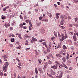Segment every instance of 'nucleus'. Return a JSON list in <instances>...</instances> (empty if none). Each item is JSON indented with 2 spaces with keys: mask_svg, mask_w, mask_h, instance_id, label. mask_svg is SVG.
Masks as SVG:
<instances>
[{
  "mask_svg": "<svg viewBox=\"0 0 78 78\" xmlns=\"http://www.w3.org/2000/svg\"><path fill=\"white\" fill-rule=\"evenodd\" d=\"M47 52H50V50L49 49H47Z\"/></svg>",
  "mask_w": 78,
  "mask_h": 78,
  "instance_id": "nucleus-46",
  "label": "nucleus"
},
{
  "mask_svg": "<svg viewBox=\"0 0 78 78\" xmlns=\"http://www.w3.org/2000/svg\"><path fill=\"white\" fill-rule=\"evenodd\" d=\"M48 76H49V77H50V78H51L52 77H53V76L49 74L48 75Z\"/></svg>",
  "mask_w": 78,
  "mask_h": 78,
  "instance_id": "nucleus-20",
  "label": "nucleus"
},
{
  "mask_svg": "<svg viewBox=\"0 0 78 78\" xmlns=\"http://www.w3.org/2000/svg\"><path fill=\"white\" fill-rule=\"evenodd\" d=\"M69 57H70V56H69V54H67V56H66V59L68 60V59H69Z\"/></svg>",
  "mask_w": 78,
  "mask_h": 78,
  "instance_id": "nucleus-11",
  "label": "nucleus"
},
{
  "mask_svg": "<svg viewBox=\"0 0 78 78\" xmlns=\"http://www.w3.org/2000/svg\"><path fill=\"white\" fill-rule=\"evenodd\" d=\"M41 32L42 34H44V33H45V30H44V28H41Z\"/></svg>",
  "mask_w": 78,
  "mask_h": 78,
  "instance_id": "nucleus-5",
  "label": "nucleus"
},
{
  "mask_svg": "<svg viewBox=\"0 0 78 78\" xmlns=\"http://www.w3.org/2000/svg\"><path fill=\"white\" fill-rule=\"evenodd\" d=\"M29 24L30 25H32V24H31V21L29 22Z\"/></svg>",
  "mask_w": 78,
  "mask_h": 78,
  "instance_id": "nucleus-42",
  "label": "nucleus"
},
{
  "mask_svg": "<svg viewBox=\"0 0 78 78\" xmlns=\"http://www.w3.org/2000/svg\"><path fill=\"white\" fill-rule=\"evenodd\" d=\"M44 53L45 54H47V53H48L46 51H44Z\"/></svg>",
  "mask_w": 78,
  "mask_h": 78,
  "instance_id": "nucleus-50",
  "label": "nucleus"
},
{
  "mask_svg": "<svg viewBox=\"0 0 78 78\" xmlns=\"http://www.w3.org/2000/svg\"><path fill=\"white\" fill-rule=\"evenodd\" d=\"M2 19L3 20H4L5 19V17L4 16L2 17Z\"/></svg>",
  "mask_w": 78,
  "mask_h": 78,
  "instance_id": "nucleus-57",
  "label": "nucleus"
},
{
  "mask_svg": "<svg viewBox=\"0 0 78 78\" xmlns=\"http://www.w3.org/2000/svg\"><path fill=\"white\" fill-rule=\"evenodd\" d=\"M64 34H62V41H63L64 40Z\"/></svg>",
  "mask_w": 78,
  "mask_h": 78,
  "instance_id": "nucleus-10",
  "label": "nucleus"
},
{
  "mask_svg": "<svg viewBox=\"0 0 78 78\" xmlns=\"http://www.w3.org/2000/svg\"><path fill=\"white\" fill-rule=\"evenodd\" d=\"M22 26H23V24H21L20 25V26L21 28L22 27Z\"/></svg>",
  "mask_w": 78,
  "mask_h": 78,
  "instance_id": "nucleus-35",
  "label": "nucleus"
},
{
  "mask_svg": "<svg viewBox=\"0 0 78 78\" xmlns=\"http://www.w3.org/2000/svg\"><path fill=\"white\" fill-rule=\"evenodd\" d=\"M16 60H17V61H18V62H20V60H19V59L17 57L16 58Z\"/></svg>",
  "mask_w": 78,
  "mask_h": 78,
  "instance_id": "nucleus-33",
  "label": "nucleus"
},
{
  "mask_svg": "<svg viewBox=\"0 0 78 78\" xmlns=\"http://www.w3.org/2000/svg\"><path fill=\"white\" fill-rule=\"evenodd\" d=\"M4 57L5 58H7V55H4Z\"/></svg>",
  "mask_w": 78,
  "mask_h": 78,
  "instance_id": "nucleus-44",
  "label": "nucleus"
},
{
  "mask_svg": "<svg viewBox=\"0 0 78 78\" xmlns=\"http://www.w3.org/2000/svg\"><path fill=\"white\" fill-rule=\"evenodd\" d=\"M73 2L74 3H76V1L75 0H74L73 1Z\"/></svg>",
  "mask_w": 78,
  "mask_h": 78,
  "instance_id": "nucleus-38",
  "label": "nucleus"
},
{
  "mask_svg": "<svg viewBox=\"0 0 78 78\" xmlns=\"http://www.w3.org/2000/svg\"><path fill=\"white\" fill-rule=\"evenodd\" d=\"M20 17L21 19H23V17H22V15H20Z\"/></svg>",
  "mask_w": 78,
  "mask_h": 78,
  "instance_id": "nucleus-36",
  "label": "nucleus"
},
{
  "mask_svg": "<svg viewBox=\"0 0 78 78\" xmlns=\"http://www.w3.org/2000/svg\"><path fill=\"white\" fill-rule=\"evenodd\" d=\"M32 29H33V28H31V27L29 28V30L30 31H31L32 30Z\"/></svg>",
  "mask_w": 78,
  "mask_h": 78,
  "instance_id": "nucleus-47",
  "label": "nucleus"
},
{
  "mask_svg": "<svg viewBox=\"0 0 78 78\" xmlns=\"http://www.w3.org/2000/svg\"><path fill=\"white\" fill-rule=\"evenodd\" d=\"M30 50V48H27L26 49V51H28V50Z\"/></svg>",
  "mask_w": 78,
  "mask_h": 78,
  "instance_id": "nucleus-48",
  "label": "nucleus"
},
{
  "mask_svg": "<svg viewBox=\"0 0 78 78\" xmlns=\"http://www.w3.org/2000/svg\"><path fill=\"white\" fill-rule=\"evenodd\" d=\"M48 16H49L50 17H51V16H52V15H51V13H49Z\"/></svg>",
  "mask_w": 78,
  "mask_h": 78,
  "instance_id": "nucleus-19",
  "label": "nucleus"
},
{
  "mask_svg": "<svg viewBox=\"0 0 78 78\" xmlns=\"http://www.w3.org/2000/svg\"><path fill=\"white\" fill-rule=\"evenodd\" d=\"M58 37H61V35H60V34H59V33L58 32Z\"/></svg>",
  "mask_w": 78,
  "mask_h": 78,
  "instance_id": "nucleus-41",
  "label": "nucleus"
},
{
  "mask_svg": "<svg viewBox=\"0 0 78 78\" xmlns=\"http://www.w3.org/2000/svg\"><path fill=\"white\" fill-rule=\"evenodd\" d=\"M3 69L4 71V72H6V70H7V67L6 66H4L3 67Z\"/></svg>",
  "mask_w": 78,
  "mask_h": 78,
  "instance_id": "nucleus-4",
  "label": "nucleus"
},
{
  "mask_svg": "<svg viewBox=\"0 0 78 78\" xmlns=\"http://www.w3.org/2000/svg\"><path fill=\"white\" fill-rule=\"evenodd\" d=\"M64 66L65 67V68H66V69H67V66H66V65H64Z\"/></svg>",
  "mask_w": 78,
  "mask_h": 78,
  "instance_id": "nucleus-53",
  "label": "nucleus"
},
{
  "mask_svg": "<svg viewBox=\"0 0 78 78\" xmlns=\"http://www.w3.org/2000/svg\"><path fill=\"white\" fill-rule=\"evenodd\" d=\"M60 75L59 76H58L59 78H61L62 76V71H60Z\"/></svg>",
  "mask_w": 78,
  "mask_h": 78,
  "instance_id": "nucleus-7",
  "label": "nucleus"
},
{
  "mask_svg": "<svg viewBox=\"0 0 78 78\" xmlns=\"http://www.w3.org/2000/svg\"><path fill=\"white\" fill-rule=\"evenodd\" d=\"M64 20L63 19L60 22V24L62 25H64Z\"/></svg>",
  "mask_w": 78,
  "mask_h": 78,
  "instance_id": "nucleus-9",
  "label": "nucleus"
},
{
  "mask_svg": "<svg viewBox=\"0 0 78 78\" xmlns=\"http://www.w3.org/2000/svg\"><path fill=\"white\" fill-rule=\"evenodd\" d=\"M76 28H77V27H78V23H76Z\"/></svg>",
  "mask_w": 78,
  "mask_h": 78,
  "instance_id": "nucleus-49",
  "label": "nucleus"
},
{
  "mask_svg": "<svg viewBox=\"0 0 78 78\" xmlns=\"http://www.w3.org/2000/svg\"><path fill=\"white\" fill-rule=\"evenodd\" d=\"M38 61L39 64H41V63L42 62V60L41 59H39L38 60Z\"/></svg>",
  "mask_w": 78,
  "mask_h": 78,
  "instance_id": "nucleus-13",
  "label": "nucleus"
},
{
  "mask_svg": "<svg viewBox=\"0 0 78 78\" xmlns=\"http://www.w3.org/2000/svg\"><path fill=\"white\" fill-rule=\"evenodd\" d=\"M48 63L49 64H51V62L50 61V60H49L48 62Z\"/></svg>",
  "mask_w": 78,
  "mask_h": 78,
  "instance_id": "nucleus-23",
  "label": "nucleus"
},
{
  "mask_svg": "<svg viewBox=\"0 0 78 78\" xmlns=\"http://www.w3.org/2000/svg\"><path fill=\"white\" fill-rule=\"evenodd\" d=\"M67 62L69 64H70V63H71V62L70 60L68 61Z\"/></svg>",
  "mask_w": 78,
  "mask_h": 78,
  "instance_id": "nucleus-43",
  "label": "nucleus"
},
{
  "mask_svg": "<svg viewBox=\"0 0 78 78\" xmlns=\"http://www.w3.org/2000/svg\"><path fill=\"white\" fill-rule=\"evenodd\" d=\"M60 66H61V67H64V66H63V65H62V64H61L60 65Z\"/></svg>",
  "mask_w": 78,
  "mask_h": 78,
  "instance_id": "nucleus-62",
  "label": "nucleus"
},
{
  "mask_svg": "<svg viewBox=\"0 0 78 78\" xmlns=\"http://www.w3.org/2000/svg\"><path fill=\"white\" fill-rule=\"evenodd\" d=\"M74 19H75V22H76V21L78 20V18L76 17Z\"/></svg>",
  "mask_w": 78,
  "mask_h": 78,
  "instance_id": "nucleus-28",
  "label": "nucleus"
},
{
  "mask_svg": "<svg viewBox=\"0 0 78 78\" xmlns=\"http://www.w3.org/2000/svg\"><path fill=\"white\" fill-rule=\"evenodd\" d=\"M44 41V39H41L40 40H39V42H42L43 41Z\"/></svg>",
  "mask_w": 78,
  "mask_h": 78,
  "instance_id": "nucleus-17",
  "label": "nucleus"
},
{
  "mask_svg": "<svg viewBox=\"0 0 78 78\" xmlns=\"http://www.w3.org/2000/svg\"><path fill=\"white\" fill-rule=\"evenodd\" d=\"M35 72L37 75L38 74V71H37V68H35Z\"/></svg>",
  "mask_w": 78,
  "mask_h": 78,
  "instance_id": "nucleus-12",
  "label": "nucleus"
},
{
  "mask_svg": "<svg viewBox=\"0 0 78 78\" xmlns=\"http://www.w3.org/2000/svg\"><path fill=\"white\" fill-rule=\"evenodd\" d=\"M69 27H72V24H69Z\"/></svg>",
  "mask_w": 78,
  "mask_h": 78,
  "instance_id": "nucleus-52",
  "label": "nucleus"
},
{
  "mask_svg": "<svg viewBox=\"0 0 78 78\" xmlns=\"http://www.w3.org/2000/svg\"><path fill=\"white\" fill-rule=\"evenodd\" d=\"M24 36L25 37H26V38H28V35L27 34L25 35Z\"/></svg>",
  "mask_w": 78,
  "mask_h": 78,
  "instance_id": "nucleus-37",
  "label": "nucleus"
},
{
  "mask_svg": "<svg viewBox=\"0 0 78 78\" xmlns=\"http://www.w3.org/2000/svg\"><path fill=\"white\" fill-rule=\"evenodd\" d=\"M43 45H44L46 47H47V44H46V42H44L42 43Z\"/></svg>",
  "mask_w": 78,
  "mask_h": 78,
  "instance_id": "nucleus-15",
  "label": "nucleus"
},
{
  "mask_svg": "<svg viewBox=\"0 0 78 78\" xmlns=\"http://www.w3.org/2000/svg\"><path fill=\"white\" fill-rule=\"evenodd\" d=\"M10 30H13V27H10Z\"/></svg>",
  "mask_w": 78,
  "mask_h": 78,
  "instance_id": "nucleus-60",
  "label": "nucleus"
},
{
  "mask_svg": "<svg viewBox=\"0 0 78 78\" xmlns=\"http://www.w3.org/2000/svg\"><path fill=\"white\" fill-rule=\"evenodd\" d=\"M59 27L61 28H62V29H64V27L63 26H62L61 25H59Z\"/></svg>",
  "mask_w": 78,
  "mask_h": 78,
  "instance_id": "nucleus-21",
  "label": "nucleus"
},
{
  "mask_svg": "<svg viewBox=\"0 0 78 78\" xmlns=\"http://www.w3.org/2000/svg\"><path fill=\"white\" fill-rule=\"evenodd\" d=\"M35 11L36 12H38V10L35 9Z\"/></svg>",
  "mask_w": 78,
  "mask_h": 78,
  "instance_id": "nucleus-56",
  "label": "nucleus"
},
{
  "mask_svg": "<svg viewBox=\"0 0 78 78\" xmlns=\"http://www.w3.org/2000/svg\"><path fill=\"white\" fill-rule=\"evenodd\" d=\"M55 37H52L51 38V41H53V40L54 39H55Z\"/></svg>",
  "mask_w": 78,
  "mask_h": 78,
  "instance_id": "nucleus-31",
  "label": "nucleus"
},
{
  "mask_svg": "<svg viewBox=\"0 0 78 78\" xmlns=\"http://www.w3.org/2000/svg\"><path fill=\"white\" fill-rule=\"evenodd\" d=\"M4 65H5V67H8V65H9V63L8 62H5L4 63Z\"/></svg>",
  "mask_w": 78,
  "mask_h": 78,
  "instance_id": "nucleus-6",
  "label": "nucleus"
},
{
  "mask_svg": "<svg viewBox=\"0 0 78 78\" xmlns=\"http://www.w3.org/2000/svg\"><path fill=\"white\" fill-rule=\"evenodd\" d=\"M0 75H1L2 76V75H3V73L0 72Z\"/></svg>",
  "mask_w": 78,
  "mask_h": 78,
  "instance_id": "nucleus-51",
  "label": "nucleus"
},
{
  "mask_svg": "<svg viewBox=\"0 0 78 78\" xmlns=\"http://www.w3.org/2000/svg\"><path fill=\"white\" fill-rule=\"evenodd\" d=\"M11 36H12V37H15V36L14 34H12L11 35Z\"/></svg>",
  "mask_w": 78,
  "mask_h": 78,
  "instance_id": "nucleus-58",
  "label": "nucleus"
},
{
  "mask_svg": "<svg viewBox=\"0 0 78 78\" xmlns=\"http://www.w3.org/2000/svg\"><path fill=\"white\" fill-rule=\"evenodd\" d=\"M6 9V7H5V8H4L3 9V11H6V9Z\"/></svg>",
  "mask_w": 78,
  "mask_h": 78,
  "instance_id": "nucleus-34",
  "label": "nucleus"
},
{
  "mask_svg": "<svg viewBox=\"0 0 78 78\" xmlns=\"http://www.w3.org/2000/svg\"><path fill=\"white\" fill-rule=\"evenodd\" d=\"M18 37H19V38L21 39H22V36H21V34H20V35H19Z\"/></svg>",
  "mask_w": 78,
  "mask_h": 78,
  "instance_id": "nucleus-25",
  "label": "nucleus"
},
{
  "mask_svg": "<svg viewBox=\"0 0 78 78\" xmlns=\"http://www.w3.org/2000/svg\"><path fill=\"white\" fill-rule=\"evenodd\" d=\"M63 48L64 49H66V46H65V45H64L63 46Z\"/></svg>",
  "mask_w": 78,
  "mask_h": 78,
  "instance_id": "nucleus-32",
  "label": "nucleus"
},
{
  "mask_svg": "<svg viewBox=\"0 0 78 78\" xmlns=\"http://www.w3.org/2000/svg\"><path fill=\"white\" fill-rule=\"evenodd\" d=\"M11 41H12V42H13L14 41V38H12Z\"/></svg>",
  "mask_w": 78,
  "mask_h": 78,
  "instance_id": "nucleus-27",
  "label": "nucleus"
},
{
  "mask_svg": "<svg viewBox=\"0 0 78 78\" xmlns=\"http://www.w3.org/2000/svg\"><path fill=\"white\" fill-rule=\"evenodd\" d=\"M50 72L52 75H55V74H56L55 72H54V71H53L52 69L51 70Z\"/></svg>",
  "mask_w": 78,
  "mask_h": 78,
  "instance_id": "nucleus-2",
  "label": "nucleus"
},
{
  "mask_svg": "<svg viewBox=\"0 0 78 78\" xmlns=\"http://www.w3.org/2000/svg\"><path fill=\"white\" fill-rule=\"evenodd\" d=\"M32 41L34 42H35V41H37V40L36 38H35L34 37H32Z\"/></svg>",
  "mask_w": 78,
  "mask_h": 78,
  "instance_id": "nucleus-8",
  "label": "nucleus"
},
{
  "mask_svg": "<svg viewBox=\"0 0 78 78\" xmlns=\"http://www.w3.org/2000/svg\"><path fill=\"white\" fill-rule=\"evenodd\" d=\"M23 28L24 29H27V27H23Z\"/></svg>",
  "mask_w": 78,
  "mask_h": 78,
  "instance_id": "nucleus-63",
  "label": "nucleus"
},
{
  "mask_svg": "<svg viewBox=\"0 0 78 78\" xmlns=\"http://www.w3.org/2000/svg\"><path fill=\"white\" fill-rule=\"evenodd\" d=\"M39 19L40 20H42V16L40 17H39Z\"/></svg>",
  "mask_w": 78,
  "mask_h": 78,
  "instance_id": "nucleus-40",
  "label": "nucleus"
},
{
  "mask_svg": "<svg viewBox=\"0 0 78 78\" xmlns=\"http://www.w3.org/2000/svg\"><path fill=\"white\" fill-rule=\"evenodd\" d=\"M42 21L43 22H48V20L45 19L42 20Z\"/></svg>",
  "mask_w": 78,
  "mask_h": 78,
  "instance_id": "nucleus-26",
  "label": "nucleus"
},
{
  "mask_svg": "<svg viewBox=\"0 0 78 78\" xmlns=\"http://www.w3.org/2000/svg\"><path fill=\"white\" fill-rule=\"evenodd\" d=\"M48 65V63H47V62H46L45 63V65H44V66H46H46Z\"/></svg>",
  "mask_w": 78,
  "mask_h": 78,
  "instance_id": "nucleus-39",
  "label": "nucleus"
},
{
  "mask_svg": "<svg viewBox=\"0 0 78 78\" xmlns=\"http://www.w3.org/2000/svg\"><path fill=\"white\" fill-rule=\"evenodd\" d=\"M16 48L17 49H20V48L19 47H16Z\"/></svg>",
  "mask_w": 78,
  "mask_h": 78,
  "instance_id": "nucleus-59",
  "label": "nucleus"
},
{
  "mask_svg": "<svg viewBox=\"0 0 78 78\" xmlns=\"http://www.w3.org/2000/svg\"><path fill=\"white\" fill-rule=\"evenodd\" d=\"M64 17H66V16H61V19H64Z\"/></svg>",
  "mask_w": 78,
  "mask_h": 78,
  "instance_id": "nucleus-18",
  "label": "nucleus"
},
{
  "mask_svg": "<svg viewBox=\"0 0 78 78\" xmlns=\"http://www.w3.org/2000/svg\"><path fill=\"white\" fill-rule=\"evenodd\" d=\"M54 6L55 8H56L57 7V5L55 4H54Z\"/></svg>",
  "mask_w": 78,
  "mask_h": 78,
  "instance_id": "nucleus-55",
  "label": "nucleus"
},
{
  "mask_svg": "<svg viewBox=\"0 0 78 78\" xmlns=\"http://www.w3.org/2000/svg\"><path fill=\"white\" fill-rule=\"evenodd\" d=\"M62 60H63L64 62H66V59L64 57H63Z\"/></svg>",
  "mask_w": 78,
  "mask_h": 78,
  "instance_id": "nucleus-16",
  "label": "nucleus"
},
{
  "mask_svg": "<svg viewBox=\"0 0 78 78\" xmlns=\"http://www.w3.org/2000/svg\"><path fill=\"white\" fill-rule=\"evenodd\" d=\"M38 70L40 72V73H44V71H43L42 69L40 68L38 69Z\"/></svg>",
  "mask_w": 78,
  "mask_h": 78,
  "instance_id": "nucleus-3",
  "label": "nucleus"
},
{
  "mask_svg": "<svg viewBox=\"0 0 78 78\" xmlns=\"http://www.w3.org/2000/svg\"><path fill=\"white\" fill-rule=\"evenodd\" d=\"M41 24V22H38L37 23V26H40Z\"/></svg>",
  "mask_w": 78,
  "mask_h": 78,
  "instance_id": "nucleus-14",
  "label": "nucleus"
},
{
  "mask_svg": "<svg viewBox=\"0 0 78 78\" xmlns=\"http://www.w3.org/2000/svg\"><path fill=\"white\" fill-rule=\"evenodd\" d=\"M45 69H46V66H44V68H43L44 70H45Z\"/></svg>",
  "mask_w": 78,
  "mask_h": 78,
  "instance_id": "nucleus-54",
  "label": "nucleus"
},
{
  "mask_svg": "<svg viewBox=\"0 0 78 78\" xmlns=\"http://www.w3.org/2000/svg\"><path fill=\"white\" fill-rule=\"evenodd\" d=\"M59 16L58 15H56V19H59Z\"/></svg>",
  "mask_w": 78,
  "mask_h": 78,
  "instance_id": "nucleus-29",
  "label": "nucleus"
},
{
  "mask_svg": "<svg viewBox=\"0 0 78 78\" xmlns=\"http://www.w3.org/2000/svg\"><path fill=\"white\" fill-rule=\"evenodd\" d=\"M68 19H69V20L70 19V16H69L68 17Z\"/></svg>",
  "mask_w": 78,
  "mask_h": 78,
  "instance_id": "nucleus-64",
  "label": "nucleus"
},
{
  "mask_svg": "<svg viewBox=\"0 0 78 78\" xmlns=\"http://www.w3.org/2000/svg\"><path fill=\"white\" fill-rule=\"evenodd\" d=\"M28 44V41L26 40V43H25L26 45H27Z\"/></svg>",
  "mask_w": 78,
  "mask_h": 78,
  "instance_id": "nucleus-24",
  "label": "nucleus"
},
{
  "mask_svg": "<svg viewBox=\"0 0 78 78\" xmlns=\"http://www.w3.org/2000/svg\"><path fill=\"white\" fill-rule=\"evenodd\" d=\"M26 22H27V23H28V22H31L30 20H26Z\"/></svg>",
  "mask_w": 78,
  "mask_h": 78,
  "instance_id": "nucleus-22",
  "label": "nucleus"
},
{
  "mask_svg": "<svg viewBox=\"0 0 78 78\" xmlns=\"http://www.w3.org/2000/svg\"><path fill=\"white\" fill-rule=\"evenodd\" d=\"M59 54H57L56 55V57H59Z\"/></svg>",
  "mask_w": 78,
  "mask_h": 78,
  "instance_id": "nucleus-45",
  "label": "nucleus"
},
{
  "mask_svg": "<svg viewBox=\"0 0 78 78\" xmlns=\"http://www.w3.org/2000/svg\"><path fill=\"white\" fill-rule=\"evenodd\" d=\"M60 14H61V13H57L56 14V15H60Z\"/></svg>",
  "mask_w": 78,
  "mask_h": 78,
  "instance_id": "nucleus-61",
  "label": "nucleus"
},
{
  "mask_svg": "<svg viewBox=\"0 0 78 78\" xmlns=\"http://www.w3.org/2000/svg\"><path fill=\"white\" fill-rule=\"evenodd\" d=\"M18 65L20 66H22V64L21 63V62H19L18 63Z\"/></svg>",
  "mask_w": 78,
  "mask_h": 78,
  "instance_id": "nucleus-30",
  "label": "nucleus"
},
{
  "mask_svg": "<svg viewBox=\"0 0 78 78\" xmlns=\"http://www.w3.org/2000/svg\"><path fill=\"white\" fill-rule=\"evenodd\" d=\"M57 67H58V65H55L54 66H51V68H52V69H53L54 70H55V69H57Z\"/></svg>",
  "mask_w": 78,
  "mask_h": 78,
  "instance_id": "nucleus-1",
  "label": "nucleus"
}]
</instances>
